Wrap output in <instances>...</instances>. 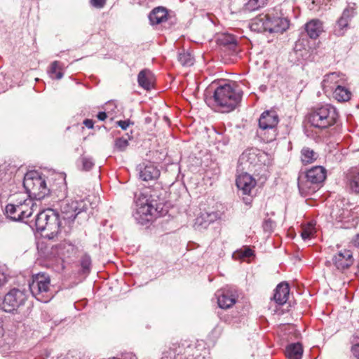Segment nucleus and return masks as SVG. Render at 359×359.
I'll return each instance as SVG.
<instances>
[{
    "instance_id": "29",
    "label": "nucleus",
    "mask_w": 359,
    "mask_h": 359,
    "mask_svg": "<svg viewBox=\"0 0 359 359\" xmlns=\"http://www.w3.org/2000/svg\"><path fill=\"white\" fill-rule=\"evenodd\" d=\"M178 61L183 66H191L194 64V57L190 53L182 50L178 53Z\"/></svg>"
},
{
    "instance_id": "4",
    "label": "nucleus",
    "mask_w": 359,
    "mask_h": 359,
    "mask_svg": "<svg viewBox=\"0 0 359 359\" xmlns=\"http://www.w3.org/2000/svg\"><path fill=\"white\" fill-rule=\"evenodd\" d=\"M339 115L335 107L323 104L311 110L309 114V122L315 128L325 129L334 125Z\"/></svg>"
},
{
    "instance_id": "16",
    "label": "nucleus",
    "mask_w": 359,
    "mask_h": 359,
    "mask_svg": "<svg viewBox=\"0 0 359 359\" xmlns=\"http://www.w3.org/2000/svg\"><path fill=\"white\" fill-rule=\"evenodd\" d=\"M332 261L338 270H345L353 263V254L348 250H343L334 256Z\"/></svg>"
},
{
    "instance_id": "3",
    "label": "nucleus",
    "mask_w": 359,
    "mask_h": 359,
    "mask_svg": "<svg viewBox=\"0 0 359 359\" xmlns=\"http://www.w3.org/2000/svg\"><path fill=\"white\" fill-rule=\"evenodd\" d=\"M241 97V91L234 89L230 84L218 86L213 94L214 102L222 113L233 111L240 102Z\"/></svg>"
},
{
    "instance_id": "38",
    "label": "nucleus",
    "mask_w": 359,
    "mask_h": 359,
    "mask_svg": "<svg viewBox=\"0 0 359 359\" xmlns=\"http://www.w3.org/2000/svg\"><path fill=\"white\" fill-rule=\"evenodd\" d=\"M347 30V27L337 21L334 26V34L337 36H343Z\"/></svg>"
},
{
    "instance_id": "25",
    "label": "nucleus",
    "mask_w": 359,
    "mask_h": 359,
    "mask_svg": "<svg viewBox=\"0 0 359 359\" xmlns=\"http://www.w3.org/2000/svg\"><path fill=\"white\" fill-rule=\"evenodd\" d=\"M346 178L350 189L353 192L359 193V170L353 169L350 170L346 175Z\"/></svg>"
},
{
    "instance_id": "52",
    "label": "nucleus",
    "mask_w": 359,
    "mask_h": 359,
    "mask_svg": "<svg viewBox=\"0 0 359 359\" xmlns=\"http://www.w3.org/2000/svg\"><path fill=\"white\" fill-rule=\"evenodd\" d=\"M244 200H245V198H243ZM245 203H248V201L246 200L245 201Z\"/></svg>"
},
{
    "instance_id": "7",
    "label": "nucleus",
    "mask_w": 359,
    "mask_h": 359,
    "mask_svg": "<svg viewBox=\"0 0 359 359\" xmlns=\"http://www.w3.org/2000/svg\"><path fill=\"white\" fill-rule=\"evenodd\" d=\"M278 121L279 118L275 111H265L261 114L257 133L264 142H271L276 140Z\"/></svg>"
},
{
    "instance_id": "49",
    "label": "nucleus",
    "mask_w": 359,
    "mask_h": 359,
    "mask_svg": "<svg viewBox=\"0 0 359 359\" xmlns=\"http://www.w3.org/2000/svg\"><path fill=\"white\" fill-rule=\"evenodd\" d=\"M4 334V330L1 325V323L0 322V337H1Z\"/></svg>"
},
{
    "instance_id": "47",
    "label": "nucleus",
    "mask_w": 359,
    "mask_h": 359,
    "mask_svg": "<svg viewBox=\"0 0 359 359\" xmlns=\"http://www.w3.org/2000/svg\"><path fill=\"white\" fill-rule=\"evenodd\" d=\"M97 117L100 121H104L107 116L104 111H100L97 114Z\"/></svg>"
},
{
    "instance_id": "50",
    "label": "nucleus",
    "mask_w": 359,
    "mask_h": 359,
    "mask_svg": "<svg viewBox=\"0 0 359 359\" xmlns=\"http://www.w3.org/2000/svg\"><path fill=\"white\" fill-rule=\"evenodd\" d=\"M208 351H204V354H203V359H205V356L207 355V354H208Z\"/></svg>"
},
{
    "instance_id": "5",
    "label": "nucleus",
    "mask_w": 359,
    "mask_h": 359,
    "mask_svg": "<svg viewBox=\"0 0 359 359\" xmlns=\"http://www.w3.org/2000/svg\"><path fill=\"white\" fill-rule=\"evenodd\" d=\"M326 177V170L322 166H315L309 169L304 177L298 179V188L302 195H311L316 191L319 184Z\"/></svg>"
},
{
    "instance_id": "28",
    "label": "nucleus",
    "mask_w": 359,
    "mask_h": 359,
    "mask_svg": "<svg viewBox=\"0 0 359 359\" xmlns=\"http://www.w3.org/2000/svg\"><path fill=\"white\" fill-rule=\"evenodd\" d=\"M318 156V154L309 147H304L301 151V160L304 164L312 163Z\"/></svg>"
},
{
    "instance_id": "12",
    "label": "nucleus",
    "mask_w": 359,
    "mask_h": 359,
    "mask_svg": "<svg viewBox=\"0 0 359 359\" xmlns=\"http://www.w3.org/2000/svg\"><path fill=\"white\" fill-rule=\"evenodd\" d=\"M346 81V78L344 74L334 72L324 76L321 85L325 93H331L340 85H344Z\"/></svg>"
},
{
    "instance_id": "36",
    "label": "nucleus",
    "mask_w": 359,
    "mask_h": 359,
    "mask_svg": "<svg viewBox=\"0 0 359 359\" xmlns=\"http://www.w3.org/2000/svg\"><path fill=\"white\" fill-rule=\"evenodd\" d=\"M316 233L315 227L312 224H308L303 227L301 236L304 241L310 239L311 236Z\"/></svg>"
},
{
    "instance_id": "30",
    "label": "nucleus",
    "mask_w": 359,
    "mask_h": 359,
    "mask_svg": "<svg viewBox=\"0 0 359 359\" xmlns=\"http://www.w3.org/2000/svg\"><path fill=\"white\" fill-rule=\"evenodd\" d=\"M48 74L52 79H60L62 78L63 73L61 71L59 62L54 61L51 63Z\"/></svg>"
},
{
    "instance_id": "44",
    "label": "nucleus",
    "mask_w": 359,
    "mask_h": 359,
    "mask_svg": "<svg viewBox=\"0 0 359 359\" xmlns=\"http://www.w3.org/2000/svg\"><path fill=\"white\" fill-rule=\"evenodd\" d=\"M8 281V277L6 274L1 270H0V287L4 285Z\"/></svg>"
},
{
    "instance_id": "32",
    "label": "nucleus",
    "mask_w": 359,
    "mask_h": 359,
    "mask_svg": "<svg viewBox=\"0 0 359 359\" xmlns=\"http://www.w3.org/2000/svg\"><path fill=\"white\" fill-rule=\"evenodd\" d=\"M354 15V11L352 8H346L344 10L341 16L339 18V19L337 20L339 23L344 25L346 27L348 28V23L351 18Z\"/></svg>"
},
{
    "instance_id": "42",
    "label": "nucleus",
    "mask_w": 359,
    "mask_h": 359,
    "mask_svg": "<svg viewBox=\"0 0 359 359\" xmlns=\"http://www.w3.org/2000/svg\"><path fill=\"white\" fill-rule=\"evenodd\" d=\"M351 352L353 356L359 359V338H355L351 347Z\"/></svg>"
},
{
    "instance_id": "20",
    "label": "nucleus",
    "mask_w": 359,
    "mask_h": 359,
    "mask_svg": "<svg viewBox=\"0 0 359 359\" xmlns=\"http://www.w3.org/2000/svg\"><path fill=\"white\" fill-rule=\"evenodd\" d=\"M289 294V285L285 282H282L276 286L274 290L273 299L278 305H283L287 301Z\"/></svg>"
},
{
    "instance_id": "2",
    "label": "nucleus",
    "mask_w": 359,
    "mask_h": 359,
    "mask_svg": "<svg viewBox=\"0 0 359 359\" xmlns=\"http://www.w3.org/2000/svg\"><path fill=\"white\" fill-rule=\"evenodd\" d=\"M290 27V21L282 17L273 9L266 14H261L253 19L250 25V29L257 32L283 33Z\"/></svg>"
},
{
    "instance_id": "33",
    "label": "nucleus",
    "mask_w": 359,
    "mask_h": 359,
    "mask_svg": "<svg viewBox=\"0 0 359 359\" xmlns=\"http://www.w3.org/2000/svg\"><path fill=\"white\" fill-rule=\"evenodd\" d=\"M266 0H248L244 4V10L246 11H253L263 6Z\"/></svg>"
},
{
    "instance_id": "6",
    "label": "nucleus",
    "mask_w": 359,
    "mask_h": 359,
    "mask_svg": "<svg viewBox=\"0 0 359 359\" xmlns=\"http://www.w3.org/2000/svg\"><path fill=\"white\" fill-rule=\"evenodd\" d=\"M29 287L32 294L42 302H49L53 297L50 289V277L46 273H38L33 275Z\"/></svg>"
},
{
    "instance_id": "37",
    "label": "nucleus",
    "mask_w": 359,
    "mask_h": 359,
    "mask_svg": "<svg viewBox=\"0 0 359 359\" xmlns=\"http://www.w3.org/2000/svg\"><path fill=\"white\" fill-rule=\"evenodd\" d=\"M128 146V140L124 137L117 138L114 142V149L118 151H123Z\"/></svg>"
},
{
    "instance_id": "9",
    "label": "nucleus",
    "mask_w": 359,
    "mask_h": 359,
    "mask_svg": "<svg viewBox=\"0 0 359 359\" xmlns=\"http://www.w3.org/2000/svg\"><path fill=\"white\" fill-rule=\"evenodd\" d=\"M89 201L86 199H63L60 202V215L65 224L70 226L76 216L88 209Z\"/></svg>"
},
{
    "instance_id": "51",
    "label": "nucleus",
    "mask_w": 359,
    "mask_h": 359,
    "mask_svg": "<svg viewBox=\"0 0 359 359\" xmlns=\"http://www.w3.org/2000/svg\"><path fill=\"white\" fill-rule=\"evenodd\" d=\"M131 359H137L136 356L135 355H132L131 356Z\"/></svg>"
},
{
    "instance_id": "15",
    "label": "nucleus",
    "mask_w": 359,
    "mask_h": 359,
    "mask_svg": "<svg viewBox=\"0 0 359 359\" xmlns=\"http://www.w3.org/2000/svg\"><path fill=\"white\" fill-rule=\"evenodd\" d=\"M255 185V180L248 173H242L236 179V186L243 195L250 196Z\"/></svg>"
},
{
    "instance_id": "22",
    "label": "nucleus",
    "mask_w": 359,
    "mask_h": 359,
    "mask_svg": "<svg viewBox=\"0 0 359 359\" xmlns=\"http://www.w3.org/2000/svg\"><path fill=\"white\" fill-rule=\"evenodd\" d=\"M305 29L310 38L316 39L323 32V22L317 19L311 20L306 24Z\"/></svg>"
},
{
    "instance_id": "34",
    "label": "nucleus",
    "mask_w": 359,
    "mask_h": 359,
    "mask_svg": "<svg viewBox=\"0 0 359 359\" xmlns=\"http://www.w3.org/2000/svg\"><path fill=\"white\" fill-rule=\"evenodd\" d=\"M253 255V251L248 247L241 248L240 250H236L233 254V257L235 259H243L245 258L250 257Z\"/></svg>"
},
{
    "instance_id": "18",
    "label": "nucleus",
    "mask_w": 359,
    "mask_h": 359,
    "mask_svg": "<svg viewBox=\"0 0 359 359\" xmlns=\"http://www.w3.org/2000/svg\"><path fill=\"white\" fill-rule=\"evenodd\" d=\"M217 42L219 46L229 50L231 54H236L238 51V39L233 34H221L217 38Z\"/></svg>"
},
{
    "instance_id": "45",
    "label": "nucleus",
    "mask_w": 359,
    "mask_h": 359,
    "mask_svg": "<svg viewBox=\"0 0 359 359\" xmlns=\"http://www.w3.org/2000/svg\"><path fill=\"white\" fill-rule=\"evenodd\" d=\"M116 123L123 130H126L128 128V127L130 126V122L128 120H125V121H117Z\"/></svg>"
},
{
    "instance_id": "43",
    "label": "nucleus",
    "mask_w": 359,
    "mask_h": 359,
    "mask_svg": "<svg viewBox=\"0 0 359 359\" xmlns=\"http://www.w3.org/2000/svg\"><path fill=\"white\" fill-rule=\"evenodd\" d=\"M90 4L95 8H101L104 6L106 0H90Z\"/></svg>"
},
{
    "instance_id": "41",
    "label": "nucleus",
    "mask_w": 359,
    "mask_h": 359,
    "mask_svg": "<svg viewBox=\"0 0 359 359\" xmlns=\"http://www.w3.org/2000/svg\"><path fill=\"white\" fill-rule=\"evenodd\" d=\"M91 265V259L88 255H84L81 258V266L84 271H89Z\"/></svg>"
},
{
    "instance_id": "21",
    "label": "nucleus",
    "mask_w": 359,
    "mask_h": 359,
    "mask_svg": "<svg viewBox=\"0 0 359 359\" xmlns=\"http://www.w3.org/2000/svg\"><path fill=\"white\" fill-rule=\"evenodd\" d=\"M6 215L13 221H23L22 216L20 215V208L17 198L15 196V199L13 203L8 204L5 208Z\"/></svg>"
},
{
    "instance_id": "11",
    "label": "nucleus",
    "mask_w": 359,
    "mask_h": 359,
    "mask_svg": "<svg viewBox=\"0 0 359 359\" xmlns=\"http://www.w3.org/2000/svg\"><path fill=\"white\" fill-rule=\"evenodd\" d=\"M27 300L26 293L19 289L11 290L0 303V307L6 312H13L24 305Z\"/></svg>"
},
{
    "instance_id": "48",
    "label": "nucleus",
    "mask_w": 359,
    "mask_h": 359,
    "mask_svg": "<svg viewBox=\"0 0 359 359\" xmlns=\"http://www.w3.org/2000/svg\"><path fill=\"white\" fill-rule=\"evenodd\" d=\"M353 244L356 246L359 247V234H357L352 240Z\"/></svg>"
},
{
    "instance_id": "31",
    "label": "nucleus",
    "mask_w": 359,
    "mask_h": 359,
    "mask_svg": "<svg viewBox=\"0 0 359 359\" xmlns=\"http://www.w3.org/2000/svg\"><path fill=\"white\" fill-rule=\"evenodd\" d=\"M217 217V214L212 213H203L199 217L196 219V224H198L204 227L208 224L212 222Z\"/></svg>"
},
{
    "instance_id": "46",
    "label": "nucleus",
    "mask_w": 359,
    "mask_h": 359,
    "mask_svg": "<svg viewBox=\"0 0 359 359\" xmlns=\"http://www.w3.org/2000/svg\"><path fill=\"white\" fill-rule=\"evenodd\" d=\"M83 124L88 128H93L94 123L93 120L91 119H85L83 121Z\"/></svg>"
},
{
    "instance_id": "1",
    "label": "nucleus",
    "mask_w": 359,
    "mask_h": 359,
    "mask_svg": "<svg viewBox=\"0 0 359 359\" xmlns=\"http://www.w3.org/2000/svg\"><path fill=\"white\" fill-rule=\"evenodd\" d=\"M62 217L53 209L43 210L37 213L34 226L38 231L43 233V236L48 239H54L62 231L68 233L71 226L63 225Z\"/></svg>"
},
{
    "instance_id": "13",
    "label": "nucleus",
    "mask_w": 359,
    "mask_h": 359,
    "mask_svg": "<svg viewBox=\"0 0 359 359\" xmlns=\"http://www.w3.org/2000/svg\"><path fill=\"white\" fill-rule=\"evenodd\" d=\"M217 304L222 309H229L234 305L238 299L237 290L233 288H224L217 291Z\"/></svg>"
},
{
    "instance_id": "35",
    "label": "nucleus",
    "mask_w": 359,
    "mask_h": 359,
    "mask_svg": "<svg viewBox=\"0 0 359 359\" xmlns=\"http://www.w3.org/2000/svg\"><path fill=\"white\" fill-rule=\"evenodd\" d=\"M79 162L82 165V170L86 171L90 170L94 165L93 159L90 156L84 155L80 157Z\"/></svg>"
},
{
    "instance_id": "40",
    "label": "nucleus",
    "mask_w": 359,
    "mask_h": 359,
    "mask_svg": "<svg viewBox=\"0 0 359 359\" xmlns=\"http://www.w3.org/2000/svg\"><path fill=\"white\" fill-rule=\"evenodd\" d=\"M196 352H198L197 350H187L185 351L184 354H186L184 356V355H177L176 359H200L201 358V355H198L196 357V358H194V354L196 353Z\"/></svg>"
},
{
    "instance_id": "24",
    "label": "nucleus",
    "mask_w": 359,
    "mask_h": 359,
    "mask_svg": "<svg viewBox=\"0 0 359 359\" xmlns=\"http://www.w3.org/2000/svg\"><path fill=\"white\" fill-rule=\"evenodd\" d=\"M149 18L151 25H158L167 20L168 12L164 8L158 7L152 10Z\"/></svg>"
},
{
    "instance_id": "53",
    "label": "nucleus",
    "mask_w": 359,
    "mask_h": 359,
    "mask_svg": "<svg viewBox=\"0 0 359 359\" xmlns=\"http://www.w3.org/2000/svg\"><path fill=\"white\" fill-rule=\"evenodd\" d=\"M357 267H358V272H359V264H358V266H357Z\"/></svg>"
},
{
    "instance_id": "17",
    "label": "nucleus",
    "mask_w": 359,
    "mask_h": 359,
    "mask_svg": "<svg viewBox=\"0 0 359 359\" xmlns=\"http://www.w3.org/2000/svg\"><path fill=\"white\" fill-rule=\"evenodd\" d=\"M138 170L140 177L143 181L154 180L160 176L159 170L150 162L140 164Z\"/></svg>"
},
{
    "instance_id": "8",
    "label": "nucleus",
    "mask_w": 359,
    "mask_h": 359,
    "mask_svg": "<svg viewBox=\"0 0 359 359\" xmlns=\"http://www.w3.org/2000/svg\"><path fill=\"white\" fill-rule=\"evenodd\" d=\"M23 186L28 196H33L37 200L43 199L50 191L46 187L45 180L35 170L25 174Z\"/></svg>"
},
{
    "instance_id": "27",
    "label": "nucleus",
    "mask_w": 359,
    "mask_h": 359,
    "mask_svg": "<svg viewBox=\"0 0 359 359\" xmlns=\"http://www.w3.org/2000/svg\"><path fill=\"white\" fill-rule=\"evenodd\" d=\"M332 93L334 99L340 102L348 101L351 97V91L344 85H340Z\"/></svg>"
},
{
    "instance_id": "10",
    "label": "nucleus",
    "mask_w": 359,
    "mask_h": 359,
    "mask_svg": "<svg viewBox=\"0 0 359 359\" xmlns=\"http://www.w3.org/2000/svg\"><path fill=\"white\" fill-rule=\"evenodd\" d=\"M136 206L133 217L141 224L152 221L158 215L157 208H155L151 201L145 196L136 201Z\"/></svg>"
},
{
    "instance_id": "14",
    "label": "nucleus",
    "mask_w": 359,
    "mask_h": 359,
    "mask_svg": "<svg viewBox=\"0 0 359 359\" xmlns=\"http://www.w3.org/2000/svg\"><path fill=\"white\" fill-rule=\"evenodd\" d=\"M17 198L20 208V215L22 216L23 221L28 222L29 218L37 208L34 201L26 194H18Z\"/></svg>"
},
{
    "instance_id": "19",
    "label": "nucleus",
    "mask_w": 359,
    "mask_h": 359,
    "mask_svg": "<svg viewBox=\"0 0 359 359\" xmlns=\"http://www.w3.org/2000/svg\"><path fill=\"white\" fill-rule=\"evenodd\" d=\"M266 158L265 153L260 152L257 149H250L243 153L241 160L249 163L253 166L264 164V159Z\"/></svg>"
},
{
    "instance_id": "23",
    "label": "nucleus",
    "mask_w": 359,
    "mask_h": 359,
    "mask_svg": "<svg viewBox=\"0 0 359 359\" xmlns=\"http://www.w3.org/2000/svg\"><path fill=\"white\" fill-rule=\"evenodd\" d=\"M154 76L151 72L144 69L140 72L137 76V82L140 87L149 90L152 88Z\"/></svg>"
},
{
    "instance_id": "39",
    "label": "nucleus",
    "mask_w": 359,
    "mask_h": 359,
    "mask_svg": "<svg viewBox=\"0 0 359 359\" xmlns=\"http://www.w3.org/2000/svg\"><path fill=\"white\" fill-rule=\"evenodd\" d=\"M262 227L266 232H271L275 227L274 222L270 219H265L263 222Z\"/></svg>"
},
{
    "instance_id": "26",
    "label": "nucleus",
    "mask_w": 359,
    "mask_h": 359,
    "mask_svg": "<svg viewBox=\"0 0 359 359\" xmlns=\"http://www.w3.org/2000/svg\"><path fill=\"white\" fill-rule=\"evenodd\" d=\"M302 354L303 348L299 343L289 344L285 350V355L289 359H301Z\"/></svg>"
}]
</instances>
